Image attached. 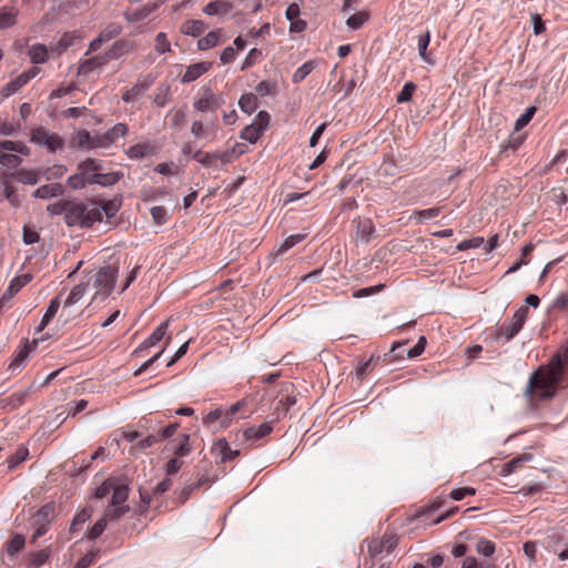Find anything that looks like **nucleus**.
<instances>
[{
	"mask_svg": "<svg viewBox=\"0 0 568 568\" xmlns=\"http://www.w3.org/2000/svg\"><path fill=\"white\" fill-rule=\"evenodd\" d=\"M567 364L568 347L560 349L552 356L547 366L540 367L530 376L527 392L541 399L551 398L557 392V386Z\"/></svg>",
	"mask_w": 568,
	"mask_h": 568,
	"instance_id": "nucleus-1",
	"label": "nucleus"
},
{
	"mask_svg": "<svg viewBox=\"0 0 568 568\" xmlns=\"http://www.w3.org/2000/svg\"><path fill=\"white\" fill-rule=\"evenodd\" d=\"M118 276V270L111 266L100 268L93 276V287L95 290L93 301L101 297L106 298L112 292Z\"/></svg>",
	"mask_w": 568,
	"mask_h": 568,
	"instance_id": "nucleus-2",
	"label": "nucleus"
},
{
	"mask_svg": "<svg viewBox=\"0 0 568 568\" xmlns=\"http://www.w3.org/2000/svg\"><path fill=\"white\" fill-rule=\"evenodd\" d=\"M95 160L93 158H85L77 164L75 172L65 182L70 190H82L89 185V175L94 170Z\"/></svg>",
	"mask_w": 568,
	"mask_h": 568,
	"instance_id": "nucleus-3",
	"label": "nucleus"
},
{
	"mask_svg": "<svg viewBox=\"0 0 568 568\" xmlns=\"http://www.w3.org/2000/svg\"><path fill=\"white\" fill-rule=\"evenodd\" d=\"M224 103L225 99L222 94H215L211 88L202 87L194 99L193 108L197 112H215Z\"/></svg>",
	"mask_w": 568,
	"mask_h": 568,
	"instance_id": "nucleus-4",
	"label": "nucleus"
},
{
	"mask_svg": "<svg viewBox=\"0 0 568 568\" xmlns=\"http://www.w3.org/2000/svg\"><path fill=\"white\" fill-rule=\"evenodd\" d=\"M54 505L52 503L42 506L32 517L31 526L34 529L32 540L36 541L42 537L47 531L50 523L54 517Z\"/></svg>",
	"mask_w": 568,
	"mask_h": 568,
	"instance_id": "nucleus-5",
	"label": "nucleus"
},
{
	"mask_svg": "<svg viewBox=\"0 0 568 568\" xmlns=\"http://www.w3.org/2000/svg\"><path fill=\"white\" fill-rule=\"evenodd\" d=\"M31 142L44 146L49 152L61 150L64 145L63 139L53 132L40 126L31 131Z\"/></svg>",
	"mask_w": 568,
	"mask_h": 568,
	"instance_id": "nucleus-6",
	"label": "nucleus"
},
{
	"mask_svg": "<svg viewBox=\"0 0 568 568\" xmlns=\"http://www.w3.org/2000/svg\"><path fill=\"white\" fill-rule=\"evenodd\" d=\"M528 314V308L526 306L519 307L509 323H505L496 334V341L505 338L506 342L510 341L515 335L519 333L521 329Z\"/></svg>",
	"mask_w": 568,
	"mask_h": 568,
	"instance_id": "nucleus-7",
	"label": "nucleus"
},
{
	"mask_svg": "<svg viewBox=\"0 0 568 568\" xmlns=\"http://www.w3.org/2000/svg\"><path fill=\"white\" fill-rule=\"evenodd\" d=\"M103 163L95 160L94 170L89 175V185L97 184L103 187L116 184L123 176L121 172H103Z\"/></svg>",
	"mask_w": 568,
	"mask_h": 568,
	"instance_id": "nucleus-8",
	"label": "nucleus"
},
{
	"mask_svg": "<svg viewBox=\"0 0 568 568\" xmlns=\"http://www.w3.org/2000/svg\"><path fill=\"white\" fill-rule=\"evenodd\" d=\"M38 72L39 69L36 67L22 72L2 88V94L4 97H10L11 94L16 93L19 89L24 87L31 79H33L38 74Z\"/></svg>",
	"mask_w": 568,
	"mask_h": 568,
	"instance_id": "nucleus-9",
	"label": "nucleus"
},
{
	"mask_svg": "<svg viewBox=\"0 0 568 568\" xmlns=\"http://www.w3.org/2000/svg\"><path fill=\"white\" fill-rule=\"evenodd\" d=\"M152 80L149 78H144L143 80H138L130 89H126L122 93V100L125 103L136 102L144 92L151 87Z\"/></svg>",
	"mask_w": 568,
	"mask_h": 568,
	"instance_id": "nucleus-10",
	"label": "nucleus"
},
{
	"mask_svg": "<svg viewBox=\"0 0 568 568\" xmlns=\"http://www.w3.org/2000/svg\"><path fill=\"white\" fill-rule=\"evenodd\" d=\"M108 61L109 59L105 55V53L84 59L79 63L78 74L87 77L91 72L103 68L108 63Z\"/></svg>",
	"mask_w": 568,
	"mask_h": 568,
	"instance_id": "nucleus-11",
	"label": "nucleus"
},
{
	"mask_svg": "<svg viewBox=\"0 0 568 568\" xmlns=\"http://www.w3.org/2000/svg\"><path fill=\"white\" fill-rule=\"evenodd\" d=\"M169 327V321L160 323L154 331L149 335L148 338L135 349V353H141L144 349L155 346L166 334Z\"/></svg>",
	"mask_w": 568,
	"mask_h": 568,
	"instance_id": "nucleus-12",
	"label": "nucleus"
},
{
	"mask_svg": "<svg viewBox=\"0 0 568 568\" xmlns=\"http://www.w3.org/2000/svg\"><path fill=\"white\" fill-rule=\"evenodd\" d=\"M212 454L222 463L234 459L240 453L231 449L226 439H217L212 446Z\"/></svg>",
	"mask_w": 568,
	"mask_h": 568,
	"instance_id": "nucleus-13",
	"label": "nucleus"
},
{
	"mask_svg": "<svg viewBox=\"0 0 568 568\" xmlns=\"http://www.w3.org/2000/svg\"><path fill=\"white\" fill-rule=\"evenodd\" d=\"M64 221L69 226L85 227L84 204H71L65 212Z\"/></svg>",
	"mask_w": 568,
	"mask_h": 568,
	"instance_id": "nucleus-14",
	"label": "nucleus"
},
{
	"mask_svg": "<svg viewBox=\"0 0 568 568\" xmlns=\"http://www.w3.org/2000/svg\"><path fill=\"white\" fill-rule=\"evenodd\" d=\"M134 49V42L125 39L116 40L112 47L105 52L110 60H116L125 54H129Z\"/></svg>",
	"mask_w": 568,
	"mask_h": 568,
	"instance_id": "nucleus-15",
	"label": "nucleus"
},
{
	"mask_svg": "<svg viewBox=\"0 0 568 568\" xmlns=\"http://www.w3.org/2000/svg\"><path fill=\"white\" fill-rule=\"evenodd\" d=\"M272 430H273V422H265V423L261 424L260 426H252V427L246 428L243 432V436L246 440L257 442V440L262 439L263 437L267 436L268 434H271Z\"/></svg>",
	"mask_w": 568,
	"mask_h": 568,
	"instance_id": "nucleus-16",
	"label": "nucleus"
},
{
	"mask_svg": "<svg viewBox=\"0 0 568 568\" xmlns=\"http://www.w3.org/2000/svg\"><path fill=\"white\" fill-rule=\"evenodd\" d=\"M210 68H211L210 62H197V63L190 64L186 68L184 74L182 75L181 81L183 83L193 82L196 79H199L202 74L207 72Z\"/></svg>",
	"mask_w": 568,
	"mask_h": 568,
	"instance_id": "nucleus-17",
	"label": "nucleus"
},
{
	"mask_svg": "<svg viewBox=\"0 0 568 568\" xmlns=\"http://www.w3.org/2000/svg\"><path fill=\"white\" fill-rule=\"evenodd\" d=\"M191 133L197 140L210 136L214 139L216 135V125L214 122L204 124L202 121L196 120L191 125Z\"/></svg>",
	"mask_w": 568,
	"mask_h": 568,
	"instance_id": "nucleus-18",
	"label": "nucleus"
},
{
	"mask_svg": "<svg viewBox=\"0 0 568 568\" xmlns=\"http://www.w3.org/2000/svg\"><path fill=\"white\" fill-rule=\"evenodd\" d=\"M64 193V186L60 183H51L39 186L34 192L33 196L38 199H50L61 196Z\"/></svg>",
	"mask_w": 568,
	"mask_h": 568,
	"instance_id": "nucleus-19",
	"label": "nucleus"
},
{
	"mask_svg": "<svg viewBox=\"0 0 568 568\" xmlns=\"http://www.w3.org/2000/svg\"><path fill=\"white\" fill-rule=\"evenodd\" d=\"M32 280L31 274H23L20 276H16L11 280L7 291L4 292L1 301L10 300L13 297L23 286H26L28 283H30Z\"/></svg>",
	"mask_w": 568,
	"mask_h": 568,
	"instance_id": "nucleus-20",
	"label": "nucleus"
},
{
	"mask_svg": "<svg viewBox=\"0 0 568 568\" xmlns=\"http://www.w3.org/2000/svg\"><path fill=\"white\" fill-rule=\"evenodd\" d=\"M0 153L29 155L30 149L22 141L3 140L0 141Z\"/></svg>",
	"mask_w": 568,
	"mask_h": 568,
	"instance_id": "nucleus-21",
	"label": "nucleus"
},
{
	"mask_svg": "<svg viewBox=\"0 0 568 568\" xmlns=\"http://www.w3.org/2000/svg\"><path fill=\"white\" fill-rule=\"evenodd\" d=\"M532 456L530 454H524L519 457L513 458L509 462L505 463L501 466L499 475L503 477L509 476L515 473L519 467H521L525 463L530 462Z\"/></svg>",
	"mask_w": 568,
	"mask_h": 568,
	"instance_id": "nucleus-22",
	"label": "nucleus"
},
{
	"mask_svg": "<svg viewBox=\"0 0 568 568\" xmlns=\"http://www.w3.org/2000/svg\"><path fill=\"white\" fill-rule=\"evenodd\" d=\"M49 52L50 49H48L44 44L36 43L29 48L28 55L33 64H41L47 62Z\"/></svg>",
	"mask_w": 568,
	"mask_h": 568,
	"instance_id": "nucleus-23",
	"label": "nucleus"
},
{
	"mask_svg": "<svg viewBox=\"0 0 568 568\" xmlns=\"http://www.w3.org/2000/svg\"><path fill=\"white\" fill-rule=\"evenodd\" d=\"M232 3L224 0H215L209 2L204 8L203 12L207 16H223L232 10Z\"/></svg>",
	"mask_w": 568,
	"mask_h": 568,
	"instance_id": "nucleus-24",
	"label": "nucleus"
},
{
	"mask_svg": "<svg viewBox=\"0 0 568 568\" xmlns=\"http://www.w3.org/2000/svg\"><path fill=\"white\" fill-rule=\"evenodd\" d=\"M84 216H85V222H84L85 227H90L97 222H102L103 216H102L99 203L92 202L90 204L84 205Z\"/></svg>",
	"mask_w": 568,
	"mask_h": 568,
	"instance_id": "nucleus-25",
	"label": "nucleus"
},
{
	"mask_svg": "<svg viewBox=\"0 0 568 568\" xmlns=\"http://www.w3.org/2000/svg\"><path fill=\"white\" fill-rule=\"evenodd\" d=\"M154 146L149 143H139L130 146L125 153L130 159H143L154 153Z\"/></svg>",
	"mask_w": 568,
	"mask_h": 568,
	"instance_id": "nucleus-26",
	"label": "nucleus"
},
{
	"mask_svg": "<svg viewBox=\"0 0 568 568\" xmlns=\"http://www.w3.org/2000/svg\"><path fill=\"white\" fill-rule=\"evenodd\" d=\"M129 497V487L126 484L120 483L115 480L114 487L112 489V499L111 503L113 505H128L126 500Z\"/></svg>",
	"mask_w": 568,
	"mask_h": 568,
	"instance_id": "nucleus-27",
	"label": "nucleus"
},
{
	"mask_svg": "<svg viewBox=\"0 0 568 568\" xmlns=\"http://www.w3.org/2000/svg\"><path fill=\"white\" fill-rule=\"evenodd\" d=\"M181 32L191 37H199L205 30V24L201 20H186L181 24Z\"/></svg>",
	"mask_w": 568,
	"mask_h": 568,
	"instance_id": "nucleus-28",
	"label": "nucleus"
},
{
	"mask_svg": "<svg viewBox=\"0 0 568 568\" xmlns=\"http://www.w3.org/2000/svg\"><path fill=\"white\" fill-rule=\"evenodd\" d=\"M13 178L20 183L34 185L40 180V173L37 170L20 169L13 174Z\"/></svg>",
	"mask_w": 568,
	"mask_h": 568,
	"instance_id": "nucleus-29",
	"label": "nucleus"
},
{
	"mask_svg": "<svg viewBox=\"0 0 568 568\" xmlns=\"http://www.w3.org/2000/svg\"><path fill=\"white\" fill-rule=\"evenodd\" d=\"M75 36L72 33H64L57 43L50 45V52L59 57L67 51L74 42Z\"/></svg>",
	"mask_w": 568,
	"mask_h": 568,
	"instance_id": "nucleus-30",
	"label": "nucleus"
},
{
	"mask_svg": "<svg viewBox=\"0 0 568 568\" xmlns=\"http://www.w3.org/2000/svg\"><path fill=\"white\" fill-rule=\"evenodd\" d=\"M221 40V30L210 31L204 37L199 39L197 48L199 50H209L211 48L216 47Z\"/></svg>",
	"mask_w": 568,
	"mask_h": 568,
	"instance_id": "nucleus-31",
	"label": "nucleus"
},
{
	"mask_svg": "<svg viewBox=\"0 0 568 568\" xmlns=\"http://www.w3.org/2000/svg\"><path fill=\"white\" fill-rule=\"evenodd\" d=\"M0 184L3 189V197L8 200L12 206H19L20 201L16 194V189L10 184L6 175L0 176Z\"/></svg>",
	"mask_w": 568,
	"mask_h": 568,
	"instance_id": "nucleus-32",
	"label": "nucleus"
},
{
	"mask_svg": "<svg viewBox=\"0 0 568 568\" xmlns=\"http://www.w3.org/2000/svg\"><path fill=\"white\" fill-rule=\"evenodd\" d=\"M29 394V389H21L4 398L2 403L6 407L17 408L27 400Z\"/></svg>",
	"mask_w": 568,
	"mask_h": 568,
	"instance_id": "nucleus-33",
	"label": "nucleus"
},
{
	"mask_svg": "<svg viewBox=\"0 0 568 568\" xmlns=\"http://www.w3.org/2000/svg\"><path fill=\"white\" fill-rule=\"evenodd\" d=\"M31 345L28 344V343H24L16 353L13 359L11 361L10 363V369L14 371V369H18L20 368L27 361L29 354H30V351H31Z\"/></svg>",
	"mask_w": 568,
	"mask_h": 568,
	"instance_id": "nucleus-34",
	"label": "nucleus"
},
{
	"mask_svg": "<svg viewBox=\"0 0 568 568\" xmlns=\"http://www.w3.org/2000/svg\"><path fill=\"white\" fill-rule=\"evenodd\" d=\"M18 10L13 8L0 9V29L12 27L17 22Z\"/></svg>",
	"mask_w": 568,
	"mask_h": 568,
	"instance_id": "nucleus-35",
	"label": "nucleus"
},
{
	"mask_svg": "<svg viewBox=\"0 0 568 568\" xmlns=\"http://www.w3.org/2000/svg\"><path fill=\"white\" fill-rule=\"evenodd\" d=\"M239 105L243 112L251 114L258 106L257 98L253 93H245L240 98Z\"/></svg>",
	"mask_w": 568,
	"mask_h": 568,
	"instance_id": "nucleus-36",
	"label": "nucleus"
},
{
	"mask_svg": "<svg viewBox=\"0 0 568 568\" xmlns=\"http://www.w3.org/2000/svg\"><path fill=\"white\" fill-rule=\"evenodd\" d=\"M87 287H88L87 283H80V284L75 285L72 288V291L70 292L67 300L64 301V306L68 307V306H72L75 303H78L87 293Z\"/></svg>",
	"mask_w": 568,
	"mask_h": 568,
	"instance_id": "nucleus-37",
	"label": "nucleus"
},
{
	"mask_svg": "<svg viewBox=\"0 0 568 568\" xmlns=\"http://www.w3.org/2000/svg\"><path fill=\"white\" fill-rule=\"evenodd\" d=\"M246 406H247L246 399H241L237 403H235L232 406H230L229 408L224 409L225 410V417H224V419L222 422V427L230 426L232 420H233V416L235 414L242 412L244 409V407H246Z\"/></svg>",
	"mask_w": 568,
	"mask_h": 568,
	"instance_id": "nucleus-38",
	"label": "nucleus"
},
{
	"mask_svg": "<svg viewBox=\"0 0 568 568\" xmlns=\"http://www.w3.org/2000/svg\"><path fill=\"white\" fill-rule=\"evenodd\" d=\"M24 155L18 153H0V164L7 169H17Z\"/></svg>",
	"mask_w": 568,
	"mask_h": 568,
	"instance_id": "nucleus-39",
	"label": "nucleus"
},
{
	"mask_svg": "<svg viewBox=\"0 0 568 568\" xmlns=\"http://www.w3.org/2000/svg\"><path fill=\"white\" fill-rule=\"evenodd\" d=\"M74 143L78 148L84 150H93V136L87 130H81L77 133Z\"/></svg>",
	"mask_w": 568,
	"mask_h": 568,
	"instance_id": "nucleus-40",
	"label": "nucleus"
},
{
	"mask_svg": "<svg viewBox=\"0 0 568 568\" xmlns=\"http://www.w3.org/2000/svg\"><path fill=\"white\" fill-rule=\"evenodd\" d=\"M263 133L264 132H262L261 129L256 128L255 124L251 123L241 131V139L253 144L257 142V140L261 138Z\"/></svg>",
	"mask_w": 568,
	"mask_h": 568,
	"instance_id": "nucleus-41",
	"label": "nucleus"
},
{
	"mask_svg": "<svg viewBox=\"0 0 568 568\" xmlns=\"http://www.w3.org/2000/svg\"><path fill=\"white\" fill-rule=\"evenodd\" d=\"M29 450L24 446H19L16 453L7 460L8 468L11 470L27 459Z\"/></svg>",
	"mask_w": 568,
	"mask_h": 568,
	"instance_id": "nucleus-42",
	"label": "nucleus"
},
{
	"mask_svg": "<svg viewBox=\"0 0 568 568\" xmlns=\"http://www.w3.org/2000/svg\"><path fill=\"white\" fill-rule=\"evenodd\" d=\"M99 206L101 209L102 216L104 217H113L119 209H120V202L118 200H109L106 202H98Z\"/></svg>",
	"mask_w": 568,
	"mask_h": 568,
	"instance_id": "nucleus-43",
	"label": "nucleus"
},
{
	"mask_svg": "<svg viewBox=\"0 0 568 568\" xmlns=\"http://www.w3.org/2000/svg\"><path fill=\"white\" fill-rule=\"evenodd\" d=\"M315 68L313 61H306L293 73L292 80L294 83L302 82Z\"/></svg>",
	"mask_w": 568,
	"mask_h": 568,
	"instance_id": "nucleus-44",
	"label": "nucleus"
},
{
	"mask_svg": "<svg viewBox=\"0 0 568 568\" xmlns=\"http://www.w3.org/2000/svg\"><path fill=\"white\" fill-rule=\"evenodd\" d=\"M305 239V234H293L287 236L278 246L277 253L283 254Z\"/></svg>",
	"mask_w": 568,
	"mask_h": 568,
	"instance_id": "nucleus-45",
	"label": "nucleus"
},
{
	"mask_svg": "<svg viewBox=\"0 0 568 568\" xmlns=\"http://www.w3.org/2000/svg\"><path fill=\"white\" fill-rule=\"evenodd\" d=\"M495 549V544L486 538H479L476 542V551L485 557L493 556Z\"/></svg>",
	"mask_w": 568,
	"mask_h": 568,
	"instance_id": "nucleus-46",
	"label": "nucleus"
},
{
	"mask_svg": "<svg viewBox=\"0 0 568 568\" xmlns=\"http://www.w3.org/2000/svg\"><path fill=\"white\" fill-rule=\"evenodd\" d=\"M24 537L22 535H14L12 539L8 542L6 551L13 557L17 552H19L24 546Z\"/></svg>",
	"mask_w": 568,
	"mask_h": 568,
	"instance_id": "nucleus-47",
	"label": "nucleus"
},
{
	"mask_svg": "<svg viewBox=\"0 0 568 568\" xmlns=\"http://www.w3.org/2000/svg\"><path fill=\"white\" fill-rule=\"evenodd\" d=\"M430 42V32L429 31H426L425 33H420L418 36V42H417V48H418V53L420 55V58L428 62V55H427V47Z\"/></svg>",
	"mask_w": 568,
	"mask_h": 568,
	"instance_id": "nucleus-48",
	"label": "nucleus"
},
{
	"mask_svg": "<svg viewBox=\"0 0 568 568\" xmlns=\"http://www.w3.org/2000/svg\"><path fill=\"white\" fill-rule=\"evenodd\" d=\"M128 133V126L124 123H116L113 128L104 132L109 136L111 144H113L119 138H123Z\"/></svg>",
	"mask_w": 568,
	"mask_h": 568,
	"instance_id": "nucleus-49",
	"label": "nucleus"
},
{
	"mask_svg": "<svg viewBox=\"0 0 568 568\" xmlns=\"http://www.w3.org/2000/svg\"><path fill=\"white\" fill-rule=\"evenodd\" d=\"M154 49L159 54H164L171 51V43L164 32H159L156 34Z\"/></svg>",
	"mask_w": 568,
	"mask_h": 568,
	"instance_id": "nucleus-50",
	"label": "nucleus"
},
{
	"mask_svg": "<svg viewBox=\"0 0 568 568\" xmlns=\"http://www.w3.org/2000/svg\"><path fill=\"white\" fill-rule=\"evenodd\" d=\"M193 158L201 163L203 166H211L217 161V155H215V152H202L196 151L193 155Z\"/></svg>",
	"mask_w": 568,
	"mask_h": 568,
	"instance_id": "nucleus-51",
	"label": "nucleus"
},
{
	"mask_svg": "<svg viewBox=\"0 0 568 568\" xmlns=\"http://www.w3.org/2000/svg\"><path fill=\"white\" fill-rule=\"evenodd\" d=\"M130 507L129 505H113V503H111L106 509V513H105V518H111V519H119L121 518L124 514H126L129 511Z\"/></svg>",
	"mask_w": 568,
	"mask_h": 568,
	"instance_id": "nucleus-52",
	"label": "nucleus"
},
{
	"mask_svg": "<svg viewBox=\"0 0 568 568\" xmlns=\"http://www.w3.org/2000/svg\"><path fill=\"white\" fill-rule=\"evenodd\" d=\"M385 551V537L374 539L368 544V554L373 560L377 559Z\"/></svg>",
	"mask_w": 568,
	"mask_h": 568,
	"instance_id": "nucleus-53",
	"label": "nucleus"
},
{
	"mask_svg": "<svg viewBox=\"0 0 568 568\" xmlns=\"http://www.w3.org/2000/svg\"><path fill=\"white\" fill-rule=\"evenodd\" d=\"M122 32V27L119 23H110L108 24L101 32L100 37L105 41H110Z\"/></svg>",
	"mask_w": 568,
	"mask_h": 568,
	"instance_id": "nucleus-54",
	"label": "nucleus"
},
{
	"mask_svg": "<svg viewBox=\"0 0 568 568\" xmlns=\"http://www.w3.org/2000/svg\"><path fill=\"white\" fill-rule=\"evenodd\" d=\"M368 20V14L366 12H357L351 16L346 20V24L348 28L353 30L359 29L366 21Z\"/></svg>",
	"mask_w": 568,
	"mask_h": 568,
	"instance_id": "nucleus-55",
	"label": "nucleus"
},
{
	"mask_svg": "<svg viewBox=\"0 0 568 568\" xmlns=\"http://www.w3.org/2000/svg\"><path fill=\"white\" fill-rule=\"evenodd\" d=\"M416 90V85L413 82H407L402 88L400 92L396 97L397 103H405L412 100L413 93Z\"/></svg>",
	"mask_w": 568,
	"mask_h": 568,
	"instance_id": "nucleus-56",
	"label": "nucleus"
},
{
	"mask_svg": "<svg viewBox=\"0 0 568 568\" xmlns=\"http://www.w3.org/2000/svg\"><path fill=\"white\" fill-rule=\"evenodd\" d=\"M191 446H190V436L187 434H183L179 437V445L174 450V454L176 456L183 457L190 454Z\"/></svg>",
	"mask_w": 568,
	"mask_h": 568,
	"instance_id": "nucleus-57",
	"label": "nucleus"
},
{
	"mask_svg": "<svg viewBox=\"0 0 568 568\" xmlns=\"http://www.w3.org/2000/svg\"><path fill=\"white\" fill-rule=\"evenodd\" d=\"M536 111L537 109L535 106L527 108L526 111L516 120L515 129L520 130L526 126L535 115Z\"/></svg>",
	"mask_w": 568,
	"mask_h": 568,
	"instance_id": "nucleus-58",
	"label": "nucleus"
},
{
	"mask_svg": "<svg viewBox=\"0 0 568 568\" xmlns=\"http://www.w3.org/2000/svg\"><path fill=\"white\" fill-rule=\"evenodd\" d=\"M68 172V169L63 164H54L48 168L45 174L47 180H58L62 178Z\"/></svg>",
	"mask_w": 568,
	"mask_h": 568,
	"instance_id": "nucleus-59",
	"label": "nucleus"
},
{
	"mask_svg": "<svg viewBox=\"0 0 568 568\" xmlns=\"http://www.w3.org/2000/svg\"><path fill=\"white\" fill-rule=\"evenodd\" d=\"M91 516L90 510L83 509L79 514H77L70 525L71 531H77L78 528L83 525Z\"/></svg>",
	"mask_w": 568,
	"mask_h": 568,
	"instance_id": "nucleus-60",
	"label": "nucleus"
},
{
	"mask_svg": "<svg viewBox=\"0 0 568 568\" xmlns=\"http://www.w3.org/2000/svg\"><path fill=\"white\" fill-rule=\"evenodd\" d=\"M375 231L373 223L369 220H364L358 223L357 232L362 239L368 241L371 234Z\"/></svg>",
	"mask_w": 568,
	"mask_h": 568,
	"instance_id": "nucleus-61",
	"label": "nucleus"
},
{
	"mask_svg": "<svg viewBox=\"0 0 568 568\" xmlns=\"http://www.w3.org/2000/svg\"><path fill=\"white\" fill-rule=\"evenodd\" d=\"M255 91L261 97L273 94L276 91V84L268 81H261L256 87Z\"/></svg>",
	"mask_w": 568,
	"mask_h": 568,
	"instance_id": "nucleus-62",
	"label": "nucleus"
},
{
	"mask_svg": "<svg viewBox=\"0 0 568 568\" xmlns=\"http://www.w3.org/2000/svg\"><path fill=\"white\" fill-rule=\"evenodd\" d=\"M252 124H255L256 128L264 132L270 124V114L266 111H260Z\"/></svg>",
	"mask_w": 568,
	"mask_h": 568,
	"instance_id": "nucleus-63",
	"label": "nucleus"
},
{
	"mask_svg": "<svg viewBox=\"0 0 568 568\" xmlns=\"http://www.w3.org/2000/svg\"><path fill=\"white\" fill-rule=\"evenodd\" d=\"M224 417H225V410L223 408H216V409L210 412L203 418V423L206 424V425L213 424L216 420H221V423H222Z\"/></svg>",
	"mask_w": 568,
	"mask_h": 568,
	"instance_id": "nucleus-64",
	"label": "nucleus"
}]
</instances>
